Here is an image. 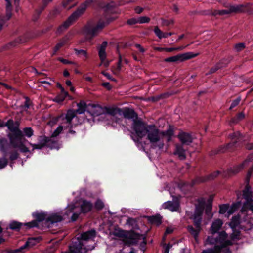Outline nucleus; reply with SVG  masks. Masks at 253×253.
Returning a JSON list of instances; mask_svg holds the SVG:
<instances>
[{
  "mask_svg": "<svg viewBox=\"0 0 253 253\" xmlns=\"http://www.w3.org/2000/svg\"><path fill=\"white\" fill-rule=\"evenodd\" d=\"M138 19V23L140 24L147 23H149L150 21V18L146 16H142L139 17Z\"/></svg>",
  "mask_w": 253,
  "mask_h": 253,
  "instance_id": "nucleus-50",
  "label": "nucleus"
},
{
  "mask_svg": "<svg viewBox=\"0 0 253 253\" xmlns=\"http://www.w3.org/2000/svg\"><path fill=\"white\" fill-rule=\"evenodd\" d=\"M8 143L7 140L4 137L0 138V151L6 154L8 151Z\"/></svg>",
  "mask_w": 253,
  "mask_h": 253,
  "instance_id": "nucleus-27",
  "label": "nucleus"
},
{
  "mask_svg": "<svg viewBox=\"0 0 253 253\" xmlns=\"http://www.w3.org/2000/svg\"><path fill=\"white\" fill-rule=\"evenodd\" d=\"M222 224L223 222L221 219H218L215 220L212 222L210 227L211 233L213 235H214L217 233H218V232H219L218 231L222 227Z\"/></svg>",
  "mask_w": 253,
  "mask_h": 253,
  "instance_id": "nucleus-20",
  "label": "nucleus"
},
{
  "mask_svg": "<svg viewBox=\"0 0 253 253\" xmlns=\"http://www.w3.org/2000/svg\"><path fill=\"white\" fill-rule=\"evenodd\" d=\"M57 86L61 89L63 95V98L61 99V101H63L65 98L68 95V93L65 90L64 88L60 84H57Z\"/></svg>",
  "mask_w": 253,
  "mask_h": 253,
  "instance_id": "nucleus-51",
  "label": "nucleus"
},
{
  "mask_svg": "<svg viewBox=\"0 0 253 253\" xmlns=\"http://www.w3.org/2000/svg\"><path fill=\"white\" fill-rule=\"evenodd\" d=\"M127 23L129 25H134L138 23V19L135 18H131L127 20Z\"/></svg>",
  "mask_w": 253,
  "mask_h": 253,
  "instance_id": "nucleus-61",
  "label": "nucleus"
},
{
  "mask_svg": "<svg viewBox=\"0 0 253 253\" xmlns=\"http://www.w3.org/2000/svg\"><path fill=\"white\" fill-rule=\"evenodd\" d=\"M110 64V62L106 60V59H104L102 61H101L100 64H99V66L103 65L104 67H107L109 66Z\"/></svg>",
  "mask_w": 253,
  "mask_h": 253,
  "instance_id": "nucleus-64",
  "label": "nucleus"
},
{
  "mask_svg": "<svg viewBox=\"0 0 253 253\" xmlns=\"http://www.w3.org/2000/svg\"><path fill=\"white\" fill-rule=\"evenodd\" d=\"M197 202L198 204H197V205L201 206L205 208L206 203L205 199L204 198H200L198 199Z\"/></svg>",
  "mask_w": 253,
  "mask_h": 253,
  "instance_id": "nucleus-58",
  "label": "nucleus"
},
{
  "mask_svg": "<svg viewBox=\"0 0 253 253\" xmlns=\"http://www.w3.org/2000/svg\"><path fill=\"white\" fill-rule=\"evenodd\" d=\"M72 35L71 33L68 34L64 37H63L61 41L64 43V44H66L71 39H72Z\"/></svg>",
  "mask_w": 253,
  "mask_h": 253,
  "instance_id": "nucleus-52",
  "label": "nucleus"
},
{
  "mask_svg": "<svg viewBox=\"0 0 253 253\" xmlns=\"http://www.w3.org/2000/svg\"><path fill=\"white\" fill-rule=\"evenodd\" d=\"M35 217L36 219V220H33L25 224V225L28 228L37 227L38 226V222L42 221L45 219V215L43 213H36Z\"/></svg>",
  "mask_w": 253,
  "mask_h": 253,
  "instance_id": "nucleus-18",
  "label": "nucleus"
},
{
  "mask_svg": "<svg viewBox=\"0 0 253 253\" xmlns=\"http://www.w3.org/2000/svg\"><path fill=\"white\" fill-rule=\"evenodd\" d=\"M220 174V171L217 170L205 176H198L193 179L190 183L188 182H181L179 183L178 184V187L182 191L186 193L190 190V189L195 185L205 183L209 180H213L217 177Z\"/></svg>",
  "mask_w": 253,
  "mask_h": 253,
  "instance_id": "nucleus-4",
  "label": "nucleus"
},
{
  "mask_svg": "<svg viewBox=\"0 0 253 253\" xmlns=\"http://www.w3.org/2000/svg\"><path fill=\"white\" fill-rule=\"evenodd\" d=\"M206 242L207 244L214 246L217 244L216 237H214V235L209 236L206 239Z\"/></svg>",
  "mask_w": 253,
  "mask_h": 253,
  "instance_id": "nucleus-39",
  "label": "nucleus"
},
{
  "mask_svg": "<svg viewBox=\"0 0 253 253\" xmlns=\"http://www.w3.org/2000/svg\"><path fill=\"white\" fill-rule=\"evenodd\" d=\"M228 235L225 231L218 232L216 236L217 244L215 248L220 249L222 251L223 249L233 245V242L228 239Z\"/></svg>",
  "mask_w": 253,
  "mask_h": 253,
  "instance_id": "nucleus-10",
  "label": "nucleus"
},
{
  "mask_svg": "<svg viewBox=\"0 0 253 253\" xmlns=\"http://www.w3.org/2000/svg\"><path fill=\"white\" fill-rule=\"evenodd\" d=\"M92 249L93 247L86 246L85 243L82 240L75 242L72 246L70 247V251L72 253H86L88 250Z\"/></svg>",
  "mask_w": 253,
  "mask_h": 253,
  "instance_id": "nucleus-12",
  "label": "nucleus"
},
{
  "mask_svg": "<svg viewBox=\"0 0 253 253\" xmlns=\"http://www.w3.org/2000/svg\"><path fill=\"white\" fill-rule=\"evenodd\" d=\"M149 221L152 224L159 225L162 223V217L159 215L148 217Z\"/></svg>",
  "mask_w": 253,
  "mask_h": 253,
  "instance_id": "nucleus-33",
  "label": "nucleus"
},
{
  "mask_svg": "<svg viewBox=\"0 0 253 253\" xmlns=\"http://www.w3.org/2000/svg\"><path fill=\"white\" fill-rule=\"evenodd\" d=\"M229 137L231 139V142L226 145L220 146L217 150H215V154L232 150L237 146L238 143L243 139V135L239 131L234 132L229 134Z\"/></svg>",
  "mask_w": 253,
  "mask_h": 253,
  "instance_id": "nucleus-7",
  "label": "nucleus"
},
{
  "mask_svg": "<svg viewBox=\"0 0 253 253\" xmlns=\"http://www.w3.org/2000/svg\"><path fill=\"white\" fill-rule=\"evenodd\" d=\"M5 126L11 132L7 134L10 145L14 149H19L22 153L29 152L28 148L22 141V138L23 136L22 132L18 126H14L13 121L9 120L6 122Z\"/></svg>",
  "mask_w": 253,
  "mask_h": 253,
  "instance_id": "nucleus-2",
  "label": "nucleus"
},
{
  "mask_svg": "<svg viewBox=\"0 0 253 253\" xmlns=\"http://www.w3.org/2000/svg\"><path fill=\"white\" fill-rule=\"evenodd\" d=\"M108 113L114 116L117 115H122V110L118 108H110L108 110Z\"/></svg>",
  "mask_w": 253,
  "mask_h": 253,
  "instance_id": "nucleus-37",
  "label": "nucleus"
},
{
  "mask_svg": "<svg viewBox=\"0 0 253 253\" xmlns=\"http://www.w3.org/2000/svg\"><path fill=\"white\" fill-rule=\"evenodd\" d=\"M228 9L219 10V15H224L232 13L238 14L249 12L251 9V4L249 3L238 5H229L226 6Z\"/></svg>",
  "mask_w": 253,
  "mask_h": 253,
  "instance_id": "nucleus-8",
  "label": "nucleus"
},
{
  "mask_svg": "<svg viewBox=\"0 0 253 253\" xmlns=\"http://www.w3.org/2000/svg\"><path fill=\"white\" fill-rule=\"evenodd\" d=\"M240 218L241 216L239 214L232 217L229 223V226L231 229L236 228L240 224Z\"/></svg>",
  "mask_w": 253,
  "mask_h": 253,
  "instance_id": "nucleus-32",
  "label": "nucleus"
},
{
  "mask_svg": "<svg viewBox=\"0 0 253 253\" xmlns=\"http://www.w3.org/2000/svg\"><path fill=\"white\" fill-rule=\"evenodd\" d=\"M221 250L215 248V246H214L213 248L204 250L201 253H221Z\"/></svg>",
  "mask_w": 253,
  "mask_h": 253,
  "instance_id": "nucleus-40",
  "label": "nucleus"
},
{
  "mask_svg": "<svg viewBox=\"0 0 253 253\" xmlns=\"http://www.w3.org/2000/svg\"><path fill=\"white\" fill-rule=\"evenodd\" d=\"M175 155H178V158L181 160H183L186 158L185 150L180 145H175Z\"/></svg>",
  "mask_w": 253,
  "mask_h": 253,
  "instance_id": "nucleus-24",
  "label": "nucleus"
},
{
  "mask_svg": "<svg viewBox=\"0 0 253 253\" xmlns=\"http://www.w3.org/2000/svg\"><path fill=\"white\" fill-rule=\"evenodd\" d=\"M229 204H222L219 206V213L224 214L229 210Z\"/></svg>",
  "mask_w": 253,
  "mask_h": 253,
  "instance_id": "nucleus-42",
  "label": "nucleus"
},
{
  "mask_svg": "<svg viewBox=\"0 0 253 253\" xmlns=\"http://www.w3.org/2000/svg\"><path fill=\"white\" fill-rule=\"evenodd\" d=\"M112 235L118 238H123L125 236L124 231L121 230H115L112 232Z\"/></svg>",
  "mask_w": 253,
  "mask_h": 253,
  "instance_id": "nucleus-44",
  "label": "nucleus"
},
{
  "mask_svg": "<svg viewBox=\"0 0 253 253\" xmlns=\"http://www.w3.org/2000/svg\"><path fill=\"white\" fill-rule=\"evenodd\" d=\"M23 42L21 38H18V39H16L15 41L11 42L9 43V45L10 47H15L18 44L21 43Z\"/></svg>",
  "mask_w": 253,
  "mask_h": 253,
  "instance_id": "nucleus-54",
  "label": "nucleus"
},
{
  "mask_svg": "<svg viewBox=\"0 0 253 253\" xmlns=\"http://www.w3.org/2000/svg\"><path fill=\"white\" fill-rule=\"evenodd\" d=\"M105 24L103 21H99L95 26H91L89 24L86 25L84 29V32L91 38L97 36L104 28Z\"/></svg>",
  "mask_w": 253,
  "mask_h": 253,
  "instance_id": "nucleus-11",
  "label": "nucleus"
},
{
  "mask_svg": "<svg viewBox=\"0 0 253 253\" xmlns=\"http://www.w3.org/2000/svg\"><path fill=\"white\" fill-rule=\"evenodd\" d=\"M53 0H43L42 1V7L41 8V11H42L45 7L50 3Z\"/></svg>",
  "mask_w": 253,
  "mask_h": 253,
  "instance_id": "nucleus-62",
  "label": "nucleus"
},
{
  "mask_svg": "<svg viewBox=\"0 0 253 253\" xmlns=\"http://www.w3.org/2000/svg\"><path fill=\"white\" fill-rule=\"evenodd\" d=\"M41 240V238L40 237L29 238L23 246L14 251H10L8 253H22L23 250L27 248L32 247L36 245Z\"/></svg>",
  "mask_w": 253,
  "mask_h": 253,
  "instance_id": "nucleus-14",
  "label": "nucleus"
},
{
  "mask_svg": "<svg viewBox=\"0 0 253 253\" xmlns=\"http://www.w3.org/2000/svg\"><path fill=\"white\" fill-rule=\"evenodd\" d=\"M241 101V98L240 97L236 98L235 100H233L230 105L229 108V110H231L234 108L238 106Z\"/></svg>",
  "mask_w": 253,
  "mask_h": 253,
  "instance_id": "nucleus-49",
  "label": "nucleus"
},
{
  "mask_svg": "<svg viewBox=\"0 0 253 253\" xmlns=\"http://www.w3.org/2000/svg\"><path fill=\"white\" fill-rule=\"evenodd\" d=\"M78 109L77 110L69 109L65 115H61L62 120L64 121L63 123L67 124L66 127H72L73 124L72 120L76 117L77 114H82L85 112L86 105L85 102L81 101L77 104Z\"/></svg>",
  "mask_w": 253,
  "mask_h": 253,
  "instance_id": "nucleus-5",
  "label": "nucleus"
},
{
  "mask_svg": "<svg viewBox=\"0 0 253 253\" xmlns=\"http://www.w3.org/2000/svg\"><path fill=\"white\" fill-rule=\"evenodd\" d=\"M199 53H194L191 52H188L178 54L175 55V62H183L187 60L193 58L197 56Z\"/></svg>",
  "mask_w": 253,
  "mask_h": 253,
  "instance_id": "nucleus-16",
  "label": "nucleus"
},
{
  "mask_svg": "<svg viewBox=\"0 0 253 253\" xmlns=\"http://www.w3.org/2000/svg\"><path fill=\"white\" fill-rule=\"evenodd\" d=\"M92 208V204L86 200H83L81 204V208L76 206L75 204L69 205L66 208L65 215L69 217L71 214V220L75 221L79 218L81 211L83 213H86L91 211Z\"/></svg>",
  "mask_w": 253,
  "mask_h": 253,
  "instance_id": "nucleus-3",
  "label": "nucleus"
},
{
  "mask_svg": "<svg viewBox=\"0 0 253 253\" xmlns=\"http://www.w3.org/2000/svg\"><path fill=\"white\" fill-rule=\"evenodd\" d=\"M89 106L90 112L92 115L98 116L102 114L104 112L103 108L99 104H92Z\"/></svg>",
  "mask_w": 253,
  "mask_h": 253,
  "instance_id": "nucleus-22",
  "label": "nucleus"
},
{
  "mask_svg": "<svg viewBox=\"0 0 253 253\" xmlns=\"http://www.w3.org/2000/svg\"><path fill=\"white\" fill-rule=\"evenodd\" d=\"M195 226L196 229L192 226L189 225L188 226L187 229L190 234L193 236L195 240H196L201 230V224L199 225V227H197L196 226Z\"/></svg>",
  "mask_w": 253,
  "mask_h": 253,
  "instance_id": "nucleus-26",
  "label": "nucleus"
},
{
  "mask_svg": "<svg viewBox=\"0 0 253 253\" xmlns=\"http://www.w3.org/2000/svg\"><path fill=\"white\" fill-rule=\"evenodd\" d=\"M107 45L106 41L103 42L98 48V55L101 61L106 58L105 49Z\"/></svg>",
  "mask_w": 253,
  "mask_h": 253,
  "instance_id": "nucleus-23",
  "label": "nucleus"
},
{
  "mask_svg": "<svg viewBox=\"0 0 253 253\" xmlns=\"http://www.w3.org/2000/svg\"><path fill=\"white\" fill-rule=\"evenodd\" d=\"M242 202L241 200H237V201L233 203L229 210H228V213L229 215L232 214L236 211H237L241 206Z\"/></svg>",
  "mask_w": 253,
  "mask_h": 253,
  "instance_id": "nucleus-29",
  "label": "nucleus"
},
{
  "mask_svg": "<svg viewBox=\"0 0 253 253\" xmlns=\"http://www.w3.org/2000/svg\"><path fill=\"white\" fill-rule=\"evenodd\" d=\"M232 59L233 56H229L227 58H224L221 59L216 64L219 67V69H221L226 67Z\"/></svg>",
  "mask_w": 253,
  "mask_h": 253,
  "instance_id": "nucleus-28",
  "label": "nucleus"
},
{
  "mask_svg": "<svg viewBox=\"0 0 253 253\" xmlns=\"http://www.w3.org/2000/svg\"><path fill=\"white\" fill-rule=\"evenodd\" d=\"M245 118V114L243 112H240L237 114L236 116L232 118L230 121L229 124L230 126L237 124L239 122L243 120Z\"/></svg>",
  "mask_w": 253,
  "mask_h": 253,
  "instance_id": "nucleus-31",
  "label": "nucleus"
},
{
  "mask_svg": "<svg viewBox=\"0 0 253 253\" xmlns=\"http://www.w3.org/2000/svg\"><path fill=\"white\" fill-rule=\"evenodd\" d=\"M7 160L5 158H0V169L5 167L7 165Z\"/></svg>",
  "mask_w": 253,
  "mask_h": 253,
  "instance_id": "nucleus-53",
  "label": "nucleus"
},
{
  "mask_svg": "<svg viewBox=\"0 0 253 253\" xmlns=\"http://www.w3.org/2000/svg\"><path fill=\"white\" fill-rule=\"evenodd\" d=\"M219 69V67L216 64L214 66L211 68L210 70H209V72L207 74V75H210L216 72L217 70H218Z\"/></svg>",
  "mask_w": 253,
  "mask_h": 253,
  "instance_id": "nucleus-56",
  "label": "nucleus"
},
{
  "mask_svg": "<svg viewBox=\"0 0 253 253\" xmlns=\"http://www.w3.org/2000/svg\"><path fill=\"white\" fill-rule=\"evenodd\" d=\"M19 153L17 150H14L10 153L9 159L11 161L16 160L19 157Z\"/></svg>",
  "mask_w": 253,
  "mask_h": 253,
  "instance_id": "nucleus-46",
  "label": "nucleus"
},
{
  "mask_svg": "<svg viewBox=\"0 0 253 253\" xmlns=\"http://www.w3.org/2000/svg\"><path fill=\"white\" fill-rule=\"evenodd\" d=\"M63 126H59L53 132L52 134V137L57 136L63 130Z\"/></svg>",
  "mask_w": 253,
  "mask_h": 253,
  "instance_id": "nucleus-48",
  "label": "nucleus"
},
{
  "mask_svg": "<svg viewBox=\"0 0 253 253\" xmlns=\"http://www.w3.org/2000/svg\"><path fill=\"white\" fill-rule=\"evenodd\" d=\"M63 216L59 213H55L51 214L47 219V221L51 223L60 222L63 220Z\"/></svg>",
  "mask_w": 253,
  "mask_h": 253,
  "instance_id": "nucleus-25",
  "label": "nucleus"
},
{
  "mask_svg": "<svg viewBox=\"0 0 253 253\" xmlns=\"http://www.w3.org/2000/svg\"><path fill=\"white\" fill-rule=\"evenodd\" d=\"M96 235V232L94 230H91L81 234V240L85 243L88 240L93 239Z\"/></svg>",
  "mask_w": 253,
  "mask_h": 253,
  "instance_id": "nucleus-21",
  "label": "nucleus"
},
{
  "mask_svg": "<svg viewBox=\"0 0 253 253\" xmlns=\"http://www.w3.org/2000/svg\"><path fill=\"white\" fill-rule=\"evenodd\" d=\"M23 130L25 135L28 137H31L33 135L34 131L31 127H25Z\"/></svg>",
  "mask_w": 253,
  "mask_h": 253,
  "instance_id": "nucleus-43",
  "label": "nucleus"
},
{
  "mask_svg": "<svg viewBox=\"0 0 253 253\" xmlns=\"http://www.w3.org/2000/svg\"><path fill=\"white\" fill-rule=\"evenodd\" d=\"M154 32L155 34L160 38L162 39L163 38H166L168 35H170L171 34L167 33H163L159 28L156 26L154 28Z\"/></svg>",
  "mask_w": 253,
  "mask_h": 253,
  "instance_id": "nucleus-36",
  "label": "nucleus"
},
{
  "mask_svg": "<svg viewBox=\"0 0 253 253\" xmlns=\"http://www.w3.org/2000/svg\"><path fill=\"white\" fill-rule=\"evenodd\" d=\"M247 183L244 189L242 191H236L237 200L244 199L246 200V204H251L253 202V191L251 186L249 184V180H246Z\"/></svg>",
  "mask_w": 253,
  "mask_h": 253,
  "instance_id": "nucleus-9",
  "label": "nucleus"
},
{
  "mask_svg": "<svg viewBox=\"0 0 253 253\" xmlns=\"http://www.w3.org/2000/svg\"><path fill=\"white\" fill-rule=\"evenodd\" d=\"M162 207L164 209H168L171 211H174V204L172 201H167L164 203Z\"/></svg>",
  "mask_w": 253,
  "mask_h": 253,
  "instance_id": "nucleus-38",
  "label": "nucleus"
},
{
  "mask_svg": "<svg viewBox=\"0 0 253 253\" xmlns=\"http://www.w3.org/2000/svg\"><path fill=\"white\" fill-rule=\"evenodd\" d=\"M132 128L138 137L134 138L132 136L135 141H139V139L147 135L149 141L152 144H155L161 142L166 134L165 132L160 131L155 125H146L141 121H134Z\"/></svg>",
  "mask_w": 253,
  "mask_h": 253,
  "instance_id": "nucleus-1",
  "label": "nucleus"
},
{
  "mask_svg": "<svg viewBox=\"0 0 253 253\" xmlns=\"http://www.w3.org/2000/svg\"><path fill=\"white\" fill-rule=\"evenodd\" d=\"M5 1L6 2L5 7L6 20H9L11 16L12 5L11 0H5Z\"/></svg>",
  "mask_w": 253,
  "mask_h": 253,
  "instance_id": "nucleus-34",
  "label": "nucleus"
},
{
  "mask_svg": "<svg viewBox=\"0 0 253 253\" xmlns=\"http://www.w3.org/2000/svg\"><path fill=\"white\" fill-rule=\"evenodd\" d=\"M92 2V0H86L77 9L60 27L59 29L64 30L73 24L85 12L88 5Z\"/></svg>",
  "mask_w": 253,
  "mask_h": 253,
  "instance_id": "nucleus-6",
  "label": "nucleus"
},
{
  "mask_svg": "<svg viewBox=\"0 0 253 253\" xmlns=\"http://www.w3.org/2000/svg\"><path fill=\"white\" fill-rule=\"evenodd\" d=\"M22 224L17 221H12L9 224V228L12 230L19 229Z\"/></svg>",
  "mask_w": 253,
  "mask_h": 253,
  "instance_id": "nucleus-41",
  "label": "nucleus"
},
{
  "mask_svg": "<svg viewBox=\"0 0 253 253\" xmlns=\"http://www.w3.org/2000/svg\"><path fill=\"white\" fill-rule=\"evenodd\" d=\"M178 138L182 144L189 145L193 141V137L189 133L181 131L178 135Z\"/></svg>",
  "mask_w": 253,
  "mask_h": 253,
  "instance_id": "nucleus-17",
  "label": "nucleus"
},
{
  "mask_svg": "<svg viewBox=\"0 0 253 253\" xmlns=\"http://www.w3.org/2000/svg\"><path fill=\"white\" fill-rule=\"evenodd\" d=\"M121 116H123L125 118L133 119V122L134 121H137L136 120L137 118V115L135 111L131 109L127 108L123 111L122 110Z\"/></svg>",
  "mask_w": 253,
  "mask_h": 253,
  "instance_id": "nucleus-19",
  "label": "nucleus"
},
{
  "mask_svg": "<svg viewBox=\"0 0 253 253\" xmlns=\"http://www.w3.org/2000/svg\"><path fill=\"white\" fill-rule=\"evenodd\" d=\"M180 207L178 198L175 196V211H178Z\"/></svg>",
  "mask_w": 253,
  "mask_h": 253,
  "instance_id": "nucleus-60",
  "label": "nucleus"
},
{
  "mask_svg": "<svg viewBox=\"0 0 253 253\" xmlns=\"http://www.w3.org/2000/svg\"><path fill=\"white\" fill-rule=\"evenodd\" d=\"M232 233L230 236V240L234 241L235 240H239L240 239L241 231L237 229L236 228L232 229Z\"/></svg>",
  "mask_w": 253,
  "mask_h": 253,
  "instance_id": "nucleus-35",
  "label": "nucleus"
},
{
  "mask_svg": "<svg viewBox=\"0 0 253 253\" xmlns=\"http://www.w3.org/2000/svg\"><path fill=\"white\" fill-rule=\"evenodd\" d=\"M204 209V208L201 206L197 205H195L194 213L190 217V218L193 220L194 226L199 227V225L201 224L202 215Z\"/></svg>",
  "mask_w": 253,
  "mask_h": 253,
  "instance_id": "nucleus-13",
  "label": "nucleus"
},
{
  "mask_svg": "<svg viewBox=\"0 0 253 253\" xmlns=\"http://www.w3.org/2000/svg\"><path fill=\"white\" fill-rule=\"evenodd\" d=\"M63 45H64V43L60 41V42L55 46L54 52H56Z\"/></svg>",
  "mask_w": 253,
  "mask_h": 253,
  "instance_id": "nucleus-63",
  "label": "nucleus"
},
{
  "mask_svg": "<svg viewBox=\"0 0 253 253\" xmlns=\"http://www.w3.org/2000/svg\"><path fill=\"white\" fill-rule=\"evenodd\" d=\"M95 207L97 210H101L104 207V204L101 201L97 200L95 203Z\"/></svg>",
  "mask_w": 253,
  "mask_h": 253,
  "instance_id": "nucleus-55",
  "label": "nucleus"
},
{
  "mask_svg": "<svg viewBox=\"0 0 253 253\" xmlns=\"http://www.w3.org/2000/svg\"><path fill=\"white\" fill-rule=\"evenodd\" d=\"M243 165H241L240 166H235L232 168H229L227 170V174L229 176L235 175L239 172L240 170L243 169Z\"/></svg>",
  "mask_w": 253,
  "mask_h": 253,
  "instance_id": "nucleus-30",
  "label": "nucleus"
},
{
  "mask_svg": "<svg viewBox=\"0 0 253 253\" xmlns=\"http://www.w3.org/2000/svg\"><path fill=\"white\" fill-rule=\"evenodd\" d=\"M246 46L245 43H239L236 44L234 46L236 52H239L243 50L244 48H245Z\"/></svg>",
  "mask_w": 253,
  "mask_h": 253,
  "instance_id": "nucleus-47",
  "label": "nucleus"
},
{
  "mask_svg": "<svg viewBox=\"0 0 253 253\" xmlns=\"http://www.w3.org/2000/svg\"><path fill=\"white\" fill-rule=\"evenodd\" d=\"M47 80H45V81L42 80L41 79H40L38 82L42 84H48V85H51V83L50 82V81L53 82V80L50 78H47Z\"/></svg>",
  "mask_w": 253,
  "mask_h": 253,
  "instance_id": "nucleus-57",
  "label": "nucleus"
},
{
  "mask_svg": "<svg viewBox=\"0 0 253 253\" xmlns=\"http://www.w3.org/2000/svg\"><path fill=\"white\" fill-rule=\"evenodd\" d=\"M53 143V141L50 138L45 136H40L39 143L38 144H32L30 142L29 144L32 147V150L41 149L46 145H49Z\"/></svg>",
  "mask_w": 253,
  "mask_h": 253,
  "instance_id": "nucleus-15",
  "label": "nucleus"
},
{
  "mask_svg": "<svg viewBox=\"0 0 253 253\" xmlns=\"http://www.w3.org/2000/svg\"><path fill=\"white\" fill-rule=\"evenodd\" d=\"M75 53L79 56H83L85 59H87L88 58L87 53L86 51L84 50H78L77 49H74Z\"/></svg>",
  "mask_w": 253,
  "mask_h": 253,
  "instance_id": "nucleus-45",
  "label": "nucleus"
},
{
  "mask_svg": "<svg viewBox=\"0 0 253 253\" xmlns=\"http://www.w3.org/2000/svg\"><path fill=\"white\" fill-rule=\"evenodd\" d=\"M212 209V205L210 204H207L206 205L205 212L207 214H209L211 213Z\"/></svg>",
  "mask_w": 253,
  "mask_h": 253,
  "instance_id": "nucleus-59",
  "label": "nucleus"
}]
</instances>
